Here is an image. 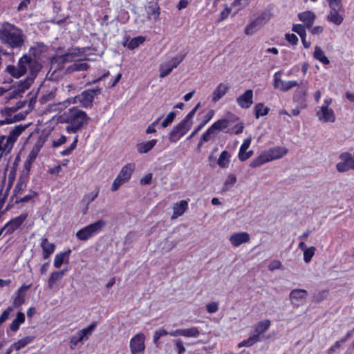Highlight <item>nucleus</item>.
<instances>
[{
  "label": "nucleus",
  "mask_w": 354,
  "mask_h": 354,
  "mask_svg": "<svg viewBox=\"0 0 354 354\" xmlns=\"http://www.w3.org/2000/svg\"><path fill=\"white\" fill-rule=\"evenodd\" d=\"M97 194V192H92L84 196L82 199V203L86 205L85 209L83 211L84 214L86 213L88 205L96 198Z\"/></svg>",
  "instance_id": "49"
},
{
  "label": "nucleus",
  "mask_w": 354,
  "mask_h": 354,
  "mask_svg": "<svg viewBox=\"0 0 354 354\" xmlns=\"http://www.w3.org/2000/svg\"><path fill=\"white\" fill-rule=\"evenodd\" d=\"M282 269V263L280 261L274 259L271 261L268 265V270L274 271L275 270Z\"/></svg>",
  "instance_id": "59"
},
{
  "label": "nucleus",
  "mask_w": 354,
  "mask_h": 354,
  "mask_svg": "<svg viewBox=\"0 0 354 354\" xmlns=\"http://www.w3.org/2000/svg\"><path fill=\"white\" fill-rule=\"evenodd\" d=\"M66 272L67 269L52 272L48 280V288L53 289L57 287Z\"/></svg>",
  "instance_id": "24"
},
{
  "label": "nucleus",
  "mask_w": 354,
  "mask_h": 354,
  "mask_svg": "<svg viewBox=\"0 0 354 354\" xmlns=\"http://www.w3.org/2000/svg\"><path fill=\"white\" fill-rule=\"evenodd\" d=\"M127 178H115L112 185L111 190L113 192L117 191L119 187L127 181Z\"/></svg>",
  "instance_id": "61"
},
{
  "label": "nucleus",
  "mask_w": 354,
  "mask_h": 354,
  "mask_svg": "<svg viewBox=\"0 0 354 354\" xmlns=\"http://www.w3.org/2000/svg\"><path fill=\"white\" fill-rule=\"evenodd\" d=\"M26 126L17 125L10 132L8 136H6V139L8 140V142L12 147L14 142L17 140V138L21 133L26 129Z\"/></svg>",
  "instance_id": "33"
},
{
  "label": "nucleus",
  "mask_w": 354,
  "mask_h": 354,
  "mask_svg": "<svg viewBox=\"0 0 354 354\" xmlns=\"http://www.w3.org/2000/svg\"><path fill=\"white\" fill-rule=\"evenodd\" d=\"M288 153L284 147H274L263 151L258 157L252 160L250 165L252 167H259L268 162L283 158Z\"/></svg>",
  "instance_id": "3"
},
{
  "label": "nucleus",
  "mask_w": 354,
  "mask_h": 354,
  "mask_svg": "<svg viewBox=\"0 0 354 354\" xmlns=\"http://www.w3.org/2000/svg\"><path fill=\"white\" fill-rule=\"evenodd\" d=\"M332 102V98L326 97L324 100L322 106L317 109L316 116L319 122L322 123H333L335 121V112L333 109L330 108Z\"/></svg>",
  "instance_id": "6"
},
{
  "label": "nucleus",
  "mask_w": 354,
  "mask_h": 354,
  "mask_svg": "<svg viewBox=\"0 0 354 354\" xmlns=\"http://www.w3.org/2000/svg\"><path fill=\"white\" fill-rule=\"evenodd\" d=\"M81 55L80 49H74L59 58L62 62H74L68 68L69 72L86 71L88 68V64L83 59H77V57Z\"/></svg>",
  "instance_id": "4"
},
{
  "label": "nucleus",
  "mask_w": 354,
  "mask_h": 354,
  "mask_svg": "<svg viewBox=\"0 0 354 354\" xmlns=\"http://www.w3.org/2000/svg\"><path fill=\"white\" fill-rule=\"evenodd\" d=\"M101 89L96 88L93 89H88L82 92L80 95L75 96L74 98L67 100L68 104H80L84 107L91 106L95 97L100 93Z\"/></svg>",
  "instance_id": "9"
},
{
  "label": "nucleus",
  "mask_w": 354,
  "mask_h": 354,
  "mask_svg": "<svg viewBox=\"0 0 354 354\" xmlns=\"http://www.w3.org/2000/svg\"><path fill=\"white\" fill-rule=\"evenodd\" d=\"M254 110L255 118L259 119L260 117L267 115L270 111V108L266 106L263 103L259 102L255 104Z\"/></svg>",
  "instance_id": "38"
},
{
  "label": "nucleus",
  "mask_w": 354,
  "mask_h": 354,
  "mask_svg": "<svg viewBox=\"0 0 354 354\" xmlns=\"http://www.w3.org/2000/svg\"><path fill=\"white\" fill-rule=\"evenodd\" d=\"M157 144V140L152 139L147 142H140L136 145V149L140 153L149 152Z\"/></svg>",
  "instance_id": "36"
},
{
  "label": "nucleus",
  "mask_w": 354,
  "mask_h": 354,
  "mask_svg": "<svg viewBox=\"0 0 354 354\" xmlns=\"http://www.w3.org/2000/svg\"><path fill=\"white\" fill-rule=\"evenodd\" d=\"M215 111L213 109L208 110L201 119L198 126L203 129L214 116Z\"/></svg>",
  "instance_id": "48"
},
{
  "label": "nucleus",
  "mask_w": 354,
  "mask_h": 354,
  "mask_svg": "<svg viewBox=\"0 0 354 354\" xmlns=\"http://www.w3.org/2000/svg\"><path fill=\"white\" fill-rule=\"evenodd\" d=\"M206 308L208 313H216L218 309V304L217 302L212 301L206 305Z\"/></svg>",
  "instance_id": "64"
},
{
  "label": "nucleus",
  "mask_w": 354,
  "mask_h": 354,
  "mask_svg": "<svg viewBox=\"0 0 354 354\" xmlns=\"http://www.w3.org/2000/svg\"><path fill=\"white\" fill-rule=\"evenodd\" d=\"M176 117V113L174 111L170 112L165 119L162 122V127H167L168 125H169L174 120Z\"/></svg>",
  "instance_id": "60"
},
{
  "label": "nucleus",
  "mask_w": 354,
  "mask_h": 354,
  "mask_svg": "<svg viewBox=\"0 0 354 354\" xmlns=\"http://www.w3.org/2000/svg\"><path fill=\"white\" fill-rule=\"evenodd\" d=\"M89 118L85 111L73 107L64 112L62 116V122L67 123L66 130L68 133H75L88 124Z\"/></svg>",
  "instance_id": "2"
},
{
  "label": "nucleus",
  "mask_w": 354,
  "mask_h": 354,
  "mask_svg": "<svg viewBox=\"0 0 354 354\" xmlns=\"http://www.w3.org/2000/svg\"><path fill=\"white\" fill-rule=\"evenodd\" d=\"M193 121H190L187 118H185L177 125L173 127L169 135V140L171 142H177L187 132L191 129Z\"/></svg>",
  "instance_id": "10"
},
{
  "label": "nucleus",
  "mask_w": 354,
  "mask_h": 354,
  "mask_svg": "<svg viewBox=\"0 0 354 354\" xmlns=\"http://www.w3.org/2000/svg\"><path fill=\"white\" fill-rule=\"evenodd\" d=\"M26 36L23 31L16 26L8 22H3L0 26V40L10 48L21 47Z\"/></svg>",
  "instance_id": "1"
},
{
  "label": "nucleus",
  "mask_w": 354,
  "mask_h": 354,
  "mask_svg": "<svg viewBox=\"0 0 354 354\" xmlns=\"http://www.w3.org/2000/svg\"><path fill=\"white\" fill-rule=\"evenodd\" d=\"M201 333L198 327L192 326L188 328H183V337L197 338Z\"/></svg>",
  "instance_id": "45"
},
{
  "label": "nucleus",
  "mask_w": 354,
  "mask_h": 354,
  "mask_svg": "<svg viewBox=\"0 0 354 354\" xmlns=\"http://www.w3.org/2000/svg\"><path fill=\"white\" fill-rule=\"evenodd\" d=\"M28 286H22L20 287L17 292L15 293V296L13 299V305L15 307H19L21 306L25 301V294L24 291L28 289Z\"/></svg>",
  "instance_id": "37"
},
{
  "label": "nucleus",
  "mask_w": 354,
  "mask_h": 354,
  "mask_svg": "<svg viewBox=\"0 0 354 354\" xmlns=\"http://www.w3.org/2000/svg\"><path fill=\"white\" fill-rule=\"evenodd\" d=\"M339 172L354 170V153L342 152L339 155V162L336 165Z\"/></svg>",
  "instance_id": "11"
},
{
  "label": "nucleus",
  "mask_w": 354,
  "mask_h": 354,
  "mask_svg": "<svg viewBox=\"0 0 354 354\" xmlns=\"http://www.w3.org/2000/svg\"><path fill=\"white\" fill-rule=\"evenodd\" d=\"M40 65L35 64L34 68H32L31 76L21 82L19 87L11 92L10 97H16L18 95L23 93L26 89H28L30 86L36 76V72L40 69Z\"/></svg>",
  "instance_id": "14"
},
{
  "label": "nucleus",
  "mask_w": 354,
  "mask_h": 354,
  "mask_svg": "<svg viewBox=\"0 0 354 354\" xmlns=\"http://www.w3.org/2000/svg\"><path fill=\"white\" fill-rule=\"evenodd\" d=\"M174 345L176 348L178 354H184L186 349L184 346L183 341L181 339H176L174 341Z\"/></svg>",
  "instance_id": "57"
},
{
  "label": "nucleus",
  "mask_w": 354,
  "mask_h": 354,
  "mask_svg": "<svg viewBox=\"0 0 354 354\" xmlns=\"http://www.w3.org/2000/svg\"><path fill=\"white\" fill-rule=\"evenodd\" d=\"M236 178H227L226 181L224 183L223 187L221 188V192H225L230 189L235 183Z\"/></svg>",
  "instance_id": "62"
},
{
  "label": "nucleus",
  "mask_w": 354,
  "mask_h": 354,
  "mask_svg": "<svg viewBox=\"0 0 354 354\" xmlns=\"http://www.w3.org/2000/svg\"><path fill=\"white\" fill-rule=\"evenodd\" d=\"M183 57H174L167 62L160 64L159 68L160 77L161 78L165 77L169 75L172 70L176 68L183 61Z\"/></svg>",
  "instance_id": "15"
},
{
  "label": "nucleus",
  "mask_w": 354,
  "mask_h": 354,
  "mask_svg": "<svg viewBox=\"0 0 354 354\" xmlns=\"http://www.w3.org/2000/svg\"><path fill=\"white\" fill-rule=\"evenodd\" d=\"M308 296V292L304 289H293L290 291L289 297L291 302L297 306L305 301Z\"/></svg>",
  "instance_id": "23"
},
{
  "label": "nucleus",
  "mask_w": 354,
  "mask_h": 354,
  "mask_svg": "<svg viewBox=\"0 0 354 354\" xmlns=\"http://www.w3.org/2000/svg\"><path fill=\"white\" fill-rule=\"evenodd\" d=\"M145 335L142 333H138L135 335L129 342V346L131 354H139L144 351Z\"/></svg>",
  "instance_id": "13"
},
{
  "label": "nucleus",
  "mask_w": 354,
  "mask_h": 354,
  "mask_svg": "<svg viewBox=\"0 0 354 354\" xmlns=\"http://www.w3.org/2000/svg\"><path fill=\"white\" fill-rule=\"evenodd\" d=\"M12 148L10 144L8 142V140L6 139V136H0V158L4 153H9Z\"/></svg>",
  "instance_id": "43"
},
{
  "label": "nucleus",
  "mask_w": 354,
  "mask_h": 354,
  "mask_svg": "<svg viewBox=\"0 0 354 354\" xmlns=\"http://www.w3.org/2000/svg\"><path fill=\"white\" fill-rule=\"evenodd\" d=\"M136 169V165L134 163H128L124 165L118 177H130Z\"/></svg>",
  "instance_id": "42"
},
{
  "label": "nucleus",
  "mask_w": 354,
  "mask_h": 354,
  "mask_svg": "<svg viewBox=\"0 0 354 354\" xmlns=\"http://www.w3.org/2000/svg\"><path fill=\"white\" fill-rule=\"evenodd\" d=\"M145 40V37L143 36H138L132 38L129 43L127 44V47L129 49H135L138 47L140 44H142Z\"/></svg>",
  "instance_id": "51"
},
{
  "label": "nucleus",
  "mask_w": 354,
  "mask_h": 354,
  "mask_svg": "<svg viewBox=\"0 0 354 354\" xmlns=\"http://www.w3.org/2000/svg\"><path fill=\"white\" fill-rule=\"evenodd\" d=\"M105 225L106 222L104 220H98L78 230L76 237L80 241H86L100 234Z\"/></svg>",
  "instance_id": "5"
},
{
  "label": "nucleus",
  "mask_w": 354,
  "mask_h": 354,
  "mask_svg": "<svg viewBox=\"0 0 354 354\" xmlns=\"http://www.w3.org/2000/svg\"><path fill=\"white\" fill-rule=\"evenodd\" d=\"M167 335H168V331H167L163 328H159L158 330H156L154 332V334H153V343L157 345L159 339L161 337Z\"/></svg>",
  "instance_id": "54"
},
{
  "label": "nucleus",
  "mask_w": 354,
  "mask_h": 354,
  "mask_svg": "<svg viewBox=\"0 0 354 354\" xmlns=\"http://www.w3.org/2000/svg\"><path fill=\"white\" fill-rule=\"evenodd\" d=\"M25 322V315L19 312L17 314V317L15 319L12 320L11 324H10V330L13 332H16L19 330V326L21 324L24 323Z\"/></svg>",
  "instance_id": "39"
},
{
  "label": "nucleus",
  "mask_w": 354,
  "mask_h": 354,
  "mask_svg": "<svg viewBox=\"0 0 354 354\" xmlns=\"http://www.w3.org/2000/svg\"><path fill=\"white\" fill-rule=\"evenodd\" d=\"M27 182L25 178H19V181L16 184L12 197L17 196L18 194H21L26 187Z\"/></svg>",
  "instance_id": "50"
},
{
  "label": "nucleus",
  "mask_w": 354,
  "mask_h": 354,
  "mask_svg": "<svg viewBox=\"0 0 354 354\" xmlns=\"http://www.w3.org/2000/svg\"><path fill=\"white\" fill-rule=\"evenodd\" d=\"M77 140H78V136H75V138L73 142L71 143V145L67 149L61 151L60 153L62 156H68V155L71 154V153L75 149V147L77 146Z\"/></svg>",
  "instance_id": "58"
},
{
  "label": "nucleus",
  "mask_w": 354,
  "mask_h": 354,
  "mask_svg": "<svg viewBox=\"0 0 354 354\" xmlns=\"http://www.w3.org/2000/svg\"><path fill=\"white\" fill-rule=\"evenodd\" d=\"M188 208V201H180L174 203L172 206L173 214L171 215V218L175 219L178 217L182 216Z\"/></svg>",
  "instance_id": "29"
},
{
  "label": "nucleus",
  "mask_w": 354,
  "mask_h": 354,
  "mask_svg": "<svg viewBox=\"0 0 354 354\" xmlns=\"http://www.w3.org/2000/svg\"><path fill=\"white\" fill-rule=\"evenodd\" d=\"M15 178H0V209L8 196L10 188L12 186Z\"/></svg>",
  "instance_id": "19"
},
{
  "label": "nucleus",
  "mask_w": 354,
  "mask_h": 354,
  "mask_svg": "<svg viewBox=\"0 0 354 354\" xmlns=\"http://www.w3.org/2000/svg\"><path fill=\"white\" fill-rule=\"evenodd\" d=\"M306 26L301 24H294L292 30L299 35V37H306Z\"/></svg>",
  "instance_id": "53"
},
{
  "label": "nucleus",
  "mask_w": 354,
  "mask_h": 354,
  "mask_svg": "<svg viewBox=\"0 0 354 354\" xmlns=\"http://www.w3.org/2000/svg\"><path fill=\"white\" fill-rule=\"evenodd\" d=\"M253 91L248 89L236 98V102L241 108L247 109L253 104Z\"/></svg>",
  "instance_id": "20"
},
{
  "label": "nucleus",
  "mask_w": 354,
  "mask_h": 354,
  "mask_svg": "<svg viewBox=\"0 0 354 354\" xmlns=\"http://www.w3.org/2000/svg\"><path fill=\"white\" fill-rule=\"evenodd\" d=\"M35 64H38L36 60L32 62L30 57L24 55L19 59L17 66H8L7 67V71L12 76L18 78L25 74L28 68H30L31 70L34 68Z\"/></svg>",
  "instance_id": "7"
},
{
  "label": "nucleus",
  "mask_w": 354,
  "mask_h": 354,
  "mask_svg": "<svg viewBox=\"0 0 354 354\" xmlns=\"http://www.w3.org/2000/svg\"><path fill=\"white\" fill-rule=\"evenodd\" d=\"M259 341V339L256 335H254L253 333H251L249 337L247 339H245V340L241 342L238 344V347L239 348H241L243 346L250 347Z\"/></svg>",
  "instance_id": "46"
},
{
  "label": "nucleus",
  "mask_w": 354,
  "mask_h": 354,
  "mask_svg": "<svg viewBox=\"0 0 354 354\" xmlns=\"http://www.w3.org/2000/svg\"><path fill=\"white\" fill-rule=\"evenodd\" d=\"M344 8H329L326 19L335 26H340L344 19Z\"/></svg>",
  "instance_id": "16"
},
{
  "label": "nucleus",
  "mask_w": 354,
  "mask_h": 354,
  "mask_svg": "<svg viewBox=\"0 0 354 354\" xmlns=\"http://www.w3.org/2000/svg\"><path fill=\"white\" fill-rule=\"evenodd\" d=\"M47 46L42 43H37L30 49V53L34 56L35 59H40L46 56Z\"/></svg>",
  "instance_id": "31"
},
{
  "label": "nucleus",
  "mask_w": 354,
  "mask_h": 354,
  "mask_svg": "<svg viewBox=\"0 0 354 354\" xmlns=\"http://www.w3.org/2000/svg\"><path fill=\"white\" fill-rule=\"evenodd\" d=\"M71 253V250L68 249L65 252L56 254L53 261L54 267L59 268L64 263H68Z\"/></svg>",
  "instance_id": "32"
},
{
  "label": "nucleus",
  "mask_w": 354,
  "mask_h": 354,
  "mask_svg": "<svg viewBox=\"0 0 354 354\" xmlns=\"http://www.w3.org/2000/svg\"><path fill=\"white\" fill-rule=\"evenodd\" d=\"M250 0H234L232 6L236 8L235 13L245 7L249 3Z\"/></svg>",
  "instance_id": "55"
},
{
  "label": "nucleus",
  "mask_w": 354,
  "mask_h": 354,
  "mask_svg": "<svg viewBox=\"0 0 354 354\" xmlns=\"http://www.w3.org/2000/svg\"><path fill=\"white\" fill-rule=\"evenodd\" d=\"M45 142L44 138L40 137L38 138L37 142L35 143L32 150L30 151L27 161L26 162V167H28V165H30L32 162H33L37 156H38L39 152L40 151L41 149L42 148Z\"/></svg>",
  "instance_id": "27"
},
{
  "label": "nucleus",
  "mask_w": 354,
  "mask_h": 354,
  "mask_svg": "<svg viewBox=\"0 0 354 354\" xmlns=\"http://www.w3.org/2000/svg\"><path fill=\"white\" fill-rule=\"evenodd\" d=\"M28 214L27 212H24L21 214L19 216L11 219L10 221H8L5 226L3 227V229H6V234H11L16 230H17L26 221L27 218Z\"/></svg>",
  "instance_id": "17"
},
{
  "label": "nucleus",
  "mask_w": 354,
  "mask_h": 354,
  "mask_svg": "<svg viewBox=\"0 0 354 354\" xmlns=\"http://www.w3.org/2000/svg\"><path fill=\"white\" fill-rule=\"evenodd\" d=\"M40 246L42 249V257L44 259H48L55 250V244L49 242L46 238L41 239Z\"/></svg>",
  "instance_id": "30"
},
{
  "label": "nucleus",
  "mask_w": 354,
  "mask_h": 354,
  "mask_svg": "<svg viewBox=\"0 0 354 354\" xmlns=\"http://www.w3.org/2000/svg\"><path fill=\"white\" fill-rule=\"evenodd\" d=\"M230 86L227 84L221 82L217 85L212 94V102L216 103L228 92Z\"/></svg>",
  "instance_id": "25"
},
{
  "label": "nucleus",
  "mask_w": 354,
  "mask_h": 354,
  "mask_svg": "<svg viewBox=\"0 0 354 354\" xmlns=\"http://www.w3.org/2000/svg\"><path fill=\"white\" fill-rule=\"evenodd\" d=\"M12 311V308L9 307L3 312V313L0 315V325H1L9 318Z\"/></svg>",
  "instance_id": "63"
},
{
  "label": "nucleus",
  "mask_w": 354,
  "mask_h": 354,
  "mask_svg": "<svg viewBox=\"0 0 354 354\" xmlns=\"http://www.w3.org/2000/svg\"><path fill=\"white\" fill-rule=\"evenodd\" d=\"M97 323L93 322L88 326L79 330L76 334L73 335L70 339L69 346L71 349L81 346L84 342L87 340L95 330Z\"/></svg>",
  "instance_id": "8"
},
{
  "label": "nucleus",
  "mask_w": 354,
  "mask_h": 354,
  "mask_svg": "<svg viewBox=\"0 0 354 354\" xmlns=\"http://www.w3.org/2000/svg\"><path fill=\"white\" fill-rule=\"evenodd\" d=\"M231 158H232V153L224 150L223 151L218 160H217V164L218 165L223 169L227 168L230 166V162H231Z\"/></svg>",
  "instance_id": "35"
},
{
  "label": "nucleus",
  "mask_w": 354,
  "mask_h": 354,
  "mask_svg": "<svg viewBox=\"0 0 354 354\" xmlns=\"http://www.w3.org/2000/svg\"><path fill=\"white\" fill-rule=\"evenodd\" d=\"M297 88L293 93L292 99L295 102L303 104L306 102L307 93L308 91V86L307 82L301 84V85L297 86Z\"/></svg>",
  "instance_id": "22"
},
{
  "label": "nucleus",
  "mask_w": 354,
  "mask_h": 354,
  "mask_svg": "<svg viewBox=\"0 0 354 354\" xmlns=\"http://www.w3.org/2000/svg\"><path fill=\"white\" fill-rule=\"evenodd\" d=\"M216 136L215 132L212 130V129L209 127L205 132L203 133L201 138L200 142L198 144V147H201L203 142H207L209 141L211 139L214 138Z\"/></svg>",
  "instance_id": "47"
},
{
  "label": "nucleus",
  "mask_w": 354,
  "mask_h": 354,
  "mask_svg": "<svg viewBox=\"0 0 354 354\" xmlns=\"http://www.w3.org/2000/svg\"><path fill=\"white\" fill-rule=\"evenodd\" d=\"M315 250L316 249L313 246L309 247L304 250V260L306 263H308L311 261L313 257L315 254Z\"/></svg>",
  "instance_id": "52"
},
{
  "label": "nucleus",
  "mask_w": 354,
  "mask_h": 354,
  "mask_svg": "<svg viewBox=\"0 0 354 354\" xmlns=\"http://www.w3.org/2000/svg\"><path fill=\"white\" fill-rule=\"evenodd\" d=\"M252 139L251 138H245L242 145L240 147L239 151V158L241 161H245L248 160L250 157H251L253 154V151L250 150L248 151V148L250 147L251 145Z\"/></svg>",
  "instance_id": "26"
},
{
  "label": "nucleus",
  "mask_w": 354,
  "mask_h": 354,
  "mask_svg": "<svg viewBox=\"0 0 354 354\" xmlns=\"http://www.w3.org/2000/svg\"><path fill=\"white\" fill-rule=\"evenodd\" d=\"M37 196V194L35 192H30L28 194L24 196V197H21L20 198H17L16 201H15V203H21V202H28L31 200H32L33 198H35V197Z\"/></svg>",
  "instance_id": "56"
},
{
  "label": "nucleus",
  "mask_w": 354,
  "mask_h": 354,
  "mask_svg": "<svg viewBox=\"0 0 354 354\" xmlns=\"http://www.w3.org/2000/svg\"><path fill=\"white\" fill-rule=\"evenodd\" d=\"M266 18L261 15L250 21L245 28V34L247 35H252L256 33L266 23Z\"/></svg>",
  "instance_id": "18"
},
{
  "label": "nucleus",
  "mask_w": 354,
  "mask_h": 354,
  "mask_svg": "<svg viewBox=\"0 0 354 354\" xmlns=\"http://www.w3.org/2000/svg\"><path fill=\"white\" fill-rule=\"evenodd\" d=\"M250 239V234L245 232L233 233L229 238L230 243L234 247H239L241 244L248 243Z\"/></svg>",
  "instance_id": "21"
},
{
  "label": "nucleus",
  "mask_w": 354,
  "mask_h": 354,
  "mask_svg": "<svg viewBox=\"0 0 354 354\" xmlns=\"http://www.w3.org/2000/svg\"><path fill=\"white\" fill-rule=\"evenodd\" d=\"M298 19L299 21L304 23V26H305L307 28H310L316 19V15L315 12L306 10L298 14Z\"/></svg>",
  "instance_id": "28"
},
{
  "label": "nucleus",
  "mask_w": 354,
  "mask_h": 354,
  "mask_svg": "<svg viewBox=\"0 0 354 354\" xmlns=\"http://www.w3.org/2000/svg\"><path fill=\"white\" fill-rule=\"evenodd\" d=\"M228 126V120L226 119H221L214 122L210 127L216 134V132L226 129Z\"/></svg>",
  "instance_id": "44"
},
{
  "label": "nucleus",
  "mask_w": 354,
  "mask_h": 354,
  "mask_svg": "<svg viewBox=\"0 0 354 354\" xmlns=\"http://www.w3.org/2000/svg\"><path fill=\"white\" fill-rule=\"evenodd\" d=\"M313 56L316 59L319 60L323 64H328L330 62L328 57L325 55L323 50L318 46L315 47Z\"/></svg>",
  "instance_id": "41"
},
{
  "label": "nucleus",
  "mask_w": 354,
  "mask_h": 354,
  "mask_svg": "<svg viewBox=\"0 0 354 354\" xmlns=\"http://www.w3.org/2000/svg\"><path fill=\"white\" fill-rule=\"evenodd\" d=\"M34 339L32 336L25 337L12 344V348H15L16 351L24 348L26 345L32 342Z\"/></svg>",
  "instance_id": "40"
},
{
  "label": "nucleus",
  "mask_w": 354,
  "mask_h": 354,
  "mask_svg": "<svg viewBox=\"0 0 354 354\" xmlns=\"http://www.w3.org/2000/svg\"><path fill=\"white\" fill-rule=\"evenodd\" d=\"M270 324L271 322L269 319L260 321L254 326V330L251 333L259 339L260 335L269 328Z\"/></svg>",
  "instance_id": "34"
},
{
  "label": "nucleus",
  "mask_w": 354,
  "mask_h": 354,
  "mask_svg": "<svg viewBox=\"0 0 354 354\" xmlns=\"http://www.w3.org/2000/svg\"><path fill=\"white\" fill-rule=\"evenodd\" d=\"M281 72L278 71L273 75V87L283 92H286L298 86L296 80L286 81L281 78Z\"/></svg>",
  "instance_id": "12"
}]
</instances>
